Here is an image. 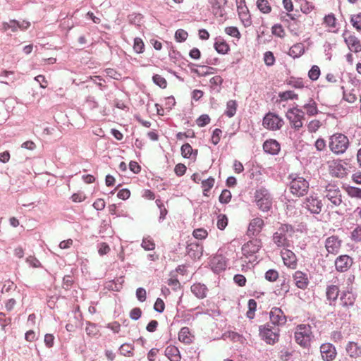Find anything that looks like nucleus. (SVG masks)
Returning a JSON list of instances; mask_svg holds the SVG:
<instances>
[{"mask_svg":"<svg viewBox=\"0 0 361 361\" xmlns=\"http://www.w3.org/2000/svg\"><path fill=\"white\" fill-rule=\"evenodd\" d=\"M320 126L321 123L319 120H312L309 123L307 128L310 132L314 133L319 128Z\"/></svg>","mask_w":361,"mask_h":361,"instance_id":"69168bd1","label":"nucleus"},{"mask_svg":"<svg viewBox=\"0 0 361 361\" xmlns=\"http://www.w3.org/2000/svg\"><path fill=\"white\" fill-rule=\"evenodd\" d=\"M290 191L296 197L305 195L309 190V183L303 177L296 176L290 182Z\"/></svg>","mask_w":361,"mask_h":361,"instance_id":"0eeeda50","label":"nucleus"},{"mask_svg":"<svg viewBox=\"0 0 361 361\" xmlns=\"http://www.w3.org/2000/svg\"><path fill=\"white\" fill-rule=\"evenodd\" d=\"M320 352L324 361H333L337 355L335 347L329 343H323L320 346Z\"/></svg>","mask_w":361,"mask_h":361,"instance_id":"2eb2a0df","label":"nucleus"},{"mask_svg":"<svg viewBox=\"0 0 361 361\" xmlns=\"http://www.w3.org/2000/svg\"><path fill=\"white\" fill-rule=\"evenodd\" d=\"M323 181L320 183V187L324 188L323 193L324 196L332 203L334 206H338L341 204V192L339 188L334 183H328Z\"/></svg>","mask_w":361,"mask_h":361,"instance_id":"7ed1b4c3","label":"nucleus"},{"mask_svg":"<svg viewBox=\"0 0 361 361\" xmlns=\"http://www.w3.org/2000/svg\"><path fill=\"white\" fill-rule=\"evenodd\" d=\"M259 335L266 343L274 345L279 340L280 329L277 326H272L267 323L259 327Z\"/></svg>","mask_w":361,"mask_h":361,"instance_id":"f03ea898","label":"nucleus"},{"mask_svg":"<svg viewBox=\"0 0 361 361\" xmlns=\"http://www.w3.org/2000/svg\"><path fill=\"white\" fill-rule=\"evenodd\" d=\"M339 293V288L337 286L331 285L326 288V298L329 301H335Z\"/></svg>","mask_w":361,"mask_h":361,"instance_id":"c9c22d12","label":"nucleus"},{"mask_svg":"<svg viewBox=\"0 0 361 361\" xmlns=\"http://www.w3.org/2000/svg\"><path fill=\"white\" fill-rule=\"evenodd\" d=\"M279 97L281 101H288L289 99L293 100L298 99V94L291 90L280 92L279 94Z\"/></svg>","mask_w":361,"mask_h":361,"instance_id":"ea45409f","label":"nucleus"},{"mask_svg":"<svg viewBox=\"0 0 361 361\" xmlns=\"http://www.w3.org/2000/svg\"><path fill=\"white\" fill-rule=\"evenodd\" d=\"M305 53V45L299 42L293 44L289 49L288 55L293 59L301 56Z\"/></svg>","mask_w":361,"mask_h":361,"instance_id":"c756f323","label":"nucleus"},{"mask_svg":"<svg viewBox=\"0 0 361 361\" xmlns=\"http://www.w3.org/2000/svg\"><path fill=\"white\" fill-rule=\"evenodd\" d=\"M288 84L296 89H302L305 87L304 81L302 78H290L288 81Z\"/></svg>","mask_w":361,"mask_h":361,"instance_id":"a18cd8bd","label":"nucleus"},{"mask_svg":"<svg viewBox=\"0 0 361 361\" xmlns=\"http://www.w3.org/2000/svg\"><path fill=\"white\" fill-rule=\"evenodd\" d=\"M347 355L353 358L357 359L361 356V347L355 342H349L345 347Z\"/></svg>","mask_w":361,"mask_h":361,"instance_id":"393cba45","label":"nucleus"},{"mask_svg":"<svg viewBox=\"0 0 361 361\" xmlns=\"http://www.w3.org/2000/svg\"><path fill=\"white\" fill-rule=\"evenodd\" d=\"M213 14L216 17L222 18L226 15L225 6L227 0H207Z\"/></svg>","mask_w":361,"mask_h":361,"instance_id":"4468645a","label":"nucleus"},{"mask_svg":"<svg viewBox=\"0 0 361 361\" xmlns=\"http://www.w3.org/2000/svg\"><path fill=\"white\" fill-rule=\"evenodd\" d=\"M271 33L279 38H283L286 36V32L281 24H275L271 27Z\"/></svg>","mask_w":361,"mask_h":361,"instance_id":"79ce46f5","label":"nucleus"},{"mask_svg":"<svg viewBox=\"0 0 361 361\" xmlns=\"http://www.w3.org/2000/svg\"><path fill=\"white\" fill-rule=\"evenodd\" d=\"M305 207L314 214H319L322 211V203L316 196L310 195L304 202Z\"/></svg>","mask_w":361,"mask_h":361,"instance_id":"dca6fc26","label":"nucleus"},{"mask_svg":"<svg viewBox=\"0 0 361 361\" xmlns=\"http://www.w3.org/2000/svg\"><path fill=\"white\" fill-rule=\"evenodd\" d=\"M294 337L295 342L301 347H309L313 337L311 326L303 324L298 325L295 327Z\"/></svg>","mask_w":361,"mask_h":361,"instance_id":"f257e3e1","label":"nucleus"},{"mask_svg":"<svg viewBox=\"0 0 361 361\" xmlns=\"http://www.w3.org/2000/svg\"><path fill=\"white\" fill-rule=\"evenodd\" d=\"M341 305L344 307L353 306L355 301V297L351 292L343 293L341 297Z\"/></svg>","mask_w":361,"mask_h":361,"instance_id":"2f4dec72","label":"nucleus"},{"mask_svg":"<svg viewBox=\"0 0 361 361\" xmlns=\"http://www.w3.org/2000/svg\"><path fill=\"white\" fill-rule=\"evenodd\" d=\"M192 235L195 238L202 240L207 237L208 233L204 228H197L193 231Z\"/></svg>","mask_w":361,"mask_h":361,"instance_id":"4d7b16f0","label":"nucleus"},{"mask_svg":"<svg viewBox=\"0 0 361 361\" xmlns=\"http://www.w3.org/2000/svg\"><path fill=\"white\" fill-rule=\"evenodd\" d=\"M231 192L228 190H224L220 196H219V202L223 204H227L231 201Z\"/></svg>","mask_w":361,"mask_h":361,"instance_id":"5fc2aeb1","label":"nucleus"},{"mask_svg":"<svg viewBox=\"0 0 361 361\" xmlns=\"http://www.w3.org/2000/svg\"><path fill=\"white\" fill-rule=\"evenodd\" d=\"M215 50L219 53L221 54H225L228 52L230 50L229 45L226 43V42L224 39H219L216 41V42L214 44Z\"/></svg>","mask_w":361,"mask_h":361,"instance_id":"72a5a7b5","label":"nucleus"},{"mask_svg":"<svg viewBox=\"0 0 361 361\" xmlns=\"http://www.w3.org/2000/svg\"><path fill=\"white\" fill-rule=\"evenodd\" d=\"M283 120L277 114L269 112L263 118L262 126L269 130H277L282 128Z\"/></svg>","mask_w":361,"mask_h":361,"instance_id":"6e6552de","label":"nucleus"},{"mask_svg":"<svg viewBox=\"0 0 361 361\" xmlns=\"http://www.w3.org/2000/svg\"><path fill=\"white\" fill-rule=\"evenodd\" d=\"M286 117L288 119L291 126L295 130H299L302 127V120L304 119L303 112L297 108L290 109L286 113Z\"/></svg>","mask_w":361,"mask_h":361,"instance_id":"9d476101","label":"nucleus"},{"mask_svg":"<svg viewBox=\"0 0 361 361\" xmlns=\"http://www.w3.org/2000/svg\"><path fill=\"white\" fill-rule=\"evenodd\" d=\"M255 200L258 208L262 212H268L272 206V197L269 191L261 188L255 192Z\"/></svg>","mask_w":361,"mask_h":361,"instance_id":"20e7f679","label":"nucleus"},{"mask_svg":"<svg viewBox=\"0 0 361 361\" xmlns=\"http://www.w3.org/2000/svg\"><path fill=\"white\" fill-rule=\"evenodd\" d=\"M133 49L137 54H142L145 50V44L142 39L140 37L134 39Z\"/></svg>","mask_w":361,"mask_h":361,"instance_id":"de8ad7c7","label":"nucleus"},{"mask_svg":"<svg viewBox=\"0 0 361 361\" xmlns=\"http://www.w3.org/2000/svg\"><path fill=\"white\" fill-rule=\"evenodd\" d=\"M181 154L184 158L192 159L195 160L198 151L194 150L189 143H185L180 148Z\"/></svg>","mask_w":361,"mask_h":361,"instance_id":"cd10ccee","label":"nucleus"},{"mask_svg":"<svg viewBox=\"0 0 361 361\" xmlns=\"http://www.w3.org/2000/svg\"><path fill=\"white\" fill-rule=\"evenodd\" d=\"M350 23L357 31H361V13L353 15L350 18Z\"/></svg>","mask_w":361,"mask_h":361,"instance_id":"8fccbe9b","label":"nucleus"},{"mask_svg":"<svg viewBox=\"0 0 361 361\" xmlns=\"http://www.w3.org/2000/svg\"><path fill=\"white\" fill-rule=\"evenodd\" d=\"M262 247V242L261 240L257 238H254L246 243H245L242 246V253L246 257L248 258L250 257L254 256L256 253L259 252L260 248Z\"/></svg>","mask_w":361,"mask_h":361,"instance_id":"9b49d317","label":"nucleus"},{"mask_svg":"<svg viewBox=\"0 0 361 361\" xmlns=\"http://www.w3.org/2000/svg\"><path fill=\"white\" fill-rule=\"evenodd\" d=\"M247 306L248 310L246 314L247 317L249 319H253L257 309V302L254 299H250L247 302Z\"/></svg>","mask_w":361,"mask_h":361,"instance_id":"37998d69","label":"nucleus"},{"mask_svg":"<svg viewBox=\"0 0 361 361\" xmlns=\"http://www.w3.org/2000/svg\"><path fill=\"white\" fill-rule=\"evenodd\" d=\"M348 137L341 133L333 135L330 138L329 148L335 154H342L348 147Z\"/></svg>","mask_w":361,"mask_h":361,"instance_id":"423d86ee","label":"nucleus"},{"mask_svg":"<svg viewBox=\"0 0 361 361\" xmlns=\"http://www.w3.org/2000/svg\"><path fill=\"white\" fill-rule=\"evenodd\" d=\"M269 319L271 323L277 327L284 325L287 322L286 316L283 310L276 307L271 308L269 312Z\"/></svg>","mask_w":361,"mask_h":361,"instance_id":"f8f14e48","label":"nucleus"},{"mask_svg":"<svg viewBox=\"0 0 361 361\" xmlns=\"http://www.w3.org/2000/svg\"><path fill=\"white\" fill-rule=\"evenodd\" d=\"M341 246V241L336 236L329 237L325 242V247L329 253L336 254Z\"/></svg>","mask_w":361,"mask_h":361,"instance_id":"4be33fe9","label":"nucleus"},{"mask_svg":"<svg viewBox=\"0 0 361 361\" xmlns=\"http://www.w3.org/2000/svg\"><path fill=\"white\" fill-rule=\"evenodd\" d=\"M264 61L267 66H271L275 63V57L271 51H266L264 54Z\"/></svg>","mask_w":361,"mask_h":361,"instance_id":"6e6d98bb","label":"nucleus"},{"mask_svg":"<svg viewBox=\"0 0 361 361\" xmlns=\"http://www.w3.org/2000/svg\"><path fill=\"white\" fill-rule=\"evenodd\" d=\"M314 8V6L312 3L308 2L306 0L301 1L300 10L305 14L311 13Z\"/></svg>","mask_w":361,"mask_h":361,"instance_id":"09e8293b","label":"nucleus"},{"mask_svg":"<svg viewBox=\"0 0 361 361\" xmlns=\"http://www.w3.org/2000/svg\"><path fill=\"white\" fill-rule=\"evenodd\" d=\"M210 120L207 114H202L196 120V123L200 127H204L210 123Z\"/></svg>","mask_w":361,"mask_h":361,"instance_id":"bf43d9fd","label":"nucleus"},{"mask_svg":"<svg viewBox=\"0 0 361 361\" xmlns=\"http://www.w3.org/2000/svg\"><path fill=\"white\" fill-rule=\"evenodd\" d=\"M225 32L228 35L237 39H240L241 37L240 32H239L238 27L234 26L226 27L225 28Z\"/></svg>","mask_w":361,"mask_h":361,"instance_id":"3c124183","label":"nucleus"},{"mask_svg":"<svg viewBox=\"0 0 361 361\" xmlns=\"http://www.w3.org/2000/svg\"><path fill=\"white\" fill-rule=\"evenodd\" d=\"M191 291L197 298L203 299L207 297L208 289L204 284L197 283L191 286Z\"/></svg>","mask_w":361,"mask_h":361,"instance_id":"bb28decb","label":"nucleus"},{"mask_svg":"<svg viewBox=\"0 0 361 361\" xmlns=\"http://www.w3.org/2000/svg\"><path fill=\"white\" fill-rule=\"evenodd\" d=\"M164 354L170 361H180L181 355L178 348L170 345L165 348Z\"/></svg>","mask_w":361,"mask_h":361,"instance_id":"a878e982","label":"nucleus"},{"mask_svg":"<svg viewBox=\"0 0 361 361\" xmlns=\"http://www.w3.org/2000/svg\"><path fill=\"white\" fill-rule=\"evenodd\" d=\"M193 336L190 331L188 327H183L178 332V340L185 344H190L192 342Z\"/></svg>","mask_w":361,"mask_h":361,"instance_id":"c85d7f7f","label":"nucleus"},{"mask_svg":"<svg viewBox=\"0 0 361 361\" xmlns=\"http://www.w3.org/2000/svg\"><path fill=\"white\" fill-rule=\"evenodd\" d=\"M264 226V220L257 217L251 220L249 224L247 234L249 236L257 235L263 229Z\"/></svg>","mask_w":361,"mask_h":361,"instance_id":"a211bd4d","label":"nucleus"},{"mask_svg":"<svg viewBox=\"0 0 361 361\" xmlns=\"http://www.w3.org/2000/svg\"><path fill=\"white\" fill-rule=\"evenodd\" d=\"M324 23L329 31L335 32L337 30V22L335 16L333 13L328 14L324 18Z\"/></svg>","mask_w":361,"mask_h":361,"instance_id":"473e14b6","label":"nucleus"},{"mask_svg":"<svg viewBox=\"0 0 361 361\" xmlns=\"http://www.w3.org/2000/svg\"><path fill=\"white\" fill-rule=\"evenodd\" d=\"M153 82L160 87L161 88H166L167 86V82L166 79L162 77L161 75L156 74L152 78Z\"/></svg>","mask_w":361,"mask_h":361,"instance_id":"603ef678","label":"nucleus"},{"mask_svg":"<svg viewBox=\"0 0 361 361\" xmlns=\"http://www.w3.org/2000/svg\"><path fill=\"white\" fill-rule=\"evenodd\" d=\"M154 309L155 311H157L159 313H161L164 312V310L165 309V303L162 299H161V298L157 299V300L154 303Z\"/></svg>","mask_w":361,"mask_h":361,"instance_id":"774afa93","label":"nucleus"},{"mask_svg":"<svg viewBox=\"0 0 361 361\" xmlns=\"http://www.w3.org/2000/svg\"><path fill=\"white\" fill-rule=\"evenodd\" d=\"M188 36V32L183 29L177 30L175 33V38H176V41L180 42H184L185 40H186Z\"/></svg>","mask_w":361,"mask_h":361,"instance_id":"052dcab7","label":"nucleus"},{"mask_svg":"<svg viewBox=\"0 0 361 361\" xmlns=\"http://www.w3.org/2000/svg\"><path fill=\"white\" fill-rule=\"evenodd\" d=\"M142 247L146 250H152L155 247V244L154 243L153 240L148 238H145L142 240Z\"/></svg>","mask_w":361,"mask_h":361,"instance_id":"338daca9","label":"nucleus"},{"mask_svg":"<svg viewBox=\"0 0 361 361\" xmlns=\"http://www.w3.org/2000/svg\"><path fill=\"white\" fill-rule=\"evenodd\" d=\"M257 6L264 14H268L271 11V6L268 0H257Z\"/></svg>","mask_w":361,"mask_h":361,"instance_id":"4c0bfd02","label":"nucleus"},{"mask_svg":"<svg viewBox=\"0 0 361 361\" xmlns=\"http://www.w3.org/2000/svg\"><path fill=\"white\" fill-rule=\"evenodd\" d=\"M320 74L321 71L319 67L317 65H314L308 72V77L311 80L315 81L319 78Z\"/></svg>","mask_w":361,"mask_h":361,"instance_id":"49530a36","label":"nucleus"},{"mask_svg":"<svg viewBox=\"0 0 361 361\" xmlns=\"http://www.w3.org/2000/svg\"><path fill=\"white\" fill-rule=\"evenodd\" d=\"M283 264L289 269H295L298 265V259L295 253L286 248H283L281 251Z\"/></svg>","mask_w":361,"mask_h":361,"instance_id":"ddd939ff","label":"nucleus"},{"mask_svg":"<svg viewBox=\"0 0 361 361\" xmlns=\"http://www.w3.org/2000/svg\"><path fill=\"white\" fill-rule=\"evenodd\" d=\"M214 183L215 179L212 176L202 181V188L204 196H209L208 192L214 187Z\"/></svg>","mask_w":361,"mask_h":361,"instance_id":"f704fd0d","label":"nucleus"},{"mask_svg":"<svg viewBox=\"0 0 361 361\" xmlns=\"http://www.w3.org/2000/svg\"><path fill=\"white\" fill-rule=\"evenodd\" d=\"M217 227L220 230H224L228 225V218L225 214H219L217 220Z\"/></svg>","mask_w":361,"mask_h":361,"instance_id":"13d9d810","label":"nucleus"},{"mask_svg":"<svg viewBox=\"0 0 361 361\" xmlns=\"http://www.w3.org/2000/svg\"><path fill=\"white\" fill-rule=\"evenodd\" d=\"M330 173L338 178L346 175V169L343 166L341 160H332L328 162Z\"/></svg>","mask_w":361,"mask_h":361,"instance_id":"f3484780","label":"nucleus"},{"mask_svg":"<svg viewBox=\"0 0 361 361\" xmlns=\"http://www.w3.org/2000/svg\"><path fill=\"white\" fill-rule=\"evenodd\" d=\"M222 131L219 128H216L212 133L211 142L214 145H216L221 140Z\"/></svg>","mask_w":361,"mask_h":361,"instance_id":"680f3d73","label":"nucleus"},{"mask_svg":"<svg viewBox=\"0 0 361 361\" xmlns=\"http://www.w3.org/2000/svg\"><path fill=\"white\" fill-rule=\"evenodd\" d=\"M238 104L235 100H229L226 104V110L225 111V114L229 117H233L237 110Z\"/></svg>","mask_w":361,"mask_h":361,"instance_id":"e433bc0d","label":"nucleus"},{"mask_svg":"<svg viewBox=\"0 0 361 361\" xmlns=\"http://www.w3.org/2000/svg\"><path fill=\"white\" fill-rule=\"evenodd\" d=\"M239 18L245 27H249L252 24L251 16L246 5L240 3L237 8Z\"/></svg>","mask_w":361,"mask_h":361,"instance_id":"412c9836","label":"nucleus"},{"mask_svg":"<svg viewBox=\"0 0 361 361\" xmlns=\"http://www.w3.org/2000/svg\"><path fill=\"white\" fill-rule=\"evenodd\" d=\"M278 277V271L274 269H269L265 274V279L269 281H275Z\"/></svg>","mask_w":361,"mask_h":361,"instance_id":"e2e57ef3","label":"nucleus"},{"mask_svg":"<svg viewBox=\"0 0 361 361\" xmlns=\"http://www.w3.org/2000/svg\"><path fill=\"white\" fill-rule=\"evenodd\" d=\"M351 239L355 242L361 241V226H357L351 233Z\"/></svg>","mask_w":361,"mask_h":361,"instance_id":"0e129e2a","label":"nucleus"},{"mask_svg":"<svg viewBox=\"0 0 361 361\" xmlns=\"http://www.w3.org/2000/svg\"><path fill=\"white\" fill-rule=\"evenodd\" d=\"M293 228L288 224L281 225L273 235V241L278 247L284 248L290 246V241L287 239L288 233H293Z\"/></svg>","mask_w":361,"mask_h":361,"instance_id":"39448f33","label":"nucleus"},{"mask_svg":"<svg viewBox=\"0 0 361 361\" xmlns=\"http://www.w3.org/2000/svg\"><path fill=\"white\" fill-rule=\"evenodd\" d=\"M85 332L89 337L93 338L98 335L99 331L94 324L87 322L85 327Z\"/></svg>","mask_w":361,"mask_h":361,"instance_id":"a19ab883","label":"nucleus"},{"mask_svg":"<svg viewBox=\"0 0 361 361\" xmlns=\"http://www.w3.org/2000/svg\"><path fill=\"white\" fill-rule=\"evenodd\" d=\"M263 149L265 152L275 155L279 152L281 146L276 140L269 139L264 142Z\"/></svg>","mask_w":361,"mask_h":361,"instance_id":"b1692460","label":"nucleus"},{"mask_svg":"<svg viewBox=\"0 0 361 361\" xmlns=\"http://www.w3.org/2000/svg\"><path fill=\"white\" fill-rule=\"evenodd\" d=\"M353 259L348 255H341L335 261V267L337 271L343 272L347 271L352 265Z\"/></svg>","mask_w":361,"mask_h":361,"instance_id":"6ab92c4d","label":"nucleus"},{"mask_svg":"<svg viewBox=\"0 0 361 361\" xmlns=\"http://www.w3.org/2000/svg\"><path fill=\"white\" fill-rule=\"evenodd\" d=\"M304 108L306 110L307 114L310 116H314L317 114V107L316 103L313 101L305 105Z\"/></svg>","mask_w":361,"mask_h":361,"instance_id":"864d4df0","label":"nucleus"},{"mask_svg":"<svg viewBox=\"0 0 361 361\" xmlns=\"http://www.w3.org/2000/svg\"><path fill=\"white\" fill-rule=\"evenodd\" d=\"M188 254L194 259H199L202 255V247L197 243H191L188 246Z\"/></svg>","mask_w":361,"mask_h":361,"instance_id":"7c9ffc66","label":"nucleus"},{"mask_svg":"<svg viewBox=\"0 0 361 361\" xmlns=\"http://www.w3.org/2000/svg\"><path fill=\"white\" fill-rule=\"evenodd\" d=\"M120 353L125 357H132L134 352V345L129 343H123L120 347Z\"/></svg>","mask_w":361,"mask_h":361,"instance_id":"58836bf2","label":"nucleus"},{"mask_svg":"<svg viewBox=\"0 0 361 361\" xmlns=\"http://www.w3.org/2000/svg\"><path fill=\"white\" fill-rule=\"evenodd\" d=\"M342 37L345 44L351 52H361V41L355 35V33H353L350 31H345L343 33Z\"/></svg>","mask_w":361,"mask_h":361,"instance_id":"1a4fd4ad","label":"nucleus"},{"mask_svg":"<svg viewBox=\"0 0 361 361\" xmlns=\"http://www.w3.org/2000/svg\"><path fill=\"white\" fill-rule=\"evenodd\" d=\"M18 21L16 20H11L9 22H4L2 24V30L7 31L11 29L13 32L18 31Z\"/></svg>","mask_w":361,"mask_h":361,"instance_id":"c03bdc74","label":"nucleus"},{"mask_svg":"<svg viewBox=\"0 0 361 361\" xmlns=\"http://www.w3.org/2000/svg\"><path fill=\"white\" fill-rule=\"evenodd\" d=\"M293 279L295 285L300 289H305L309 284L307 274L301 271H296L293 275Z\"/></svg>","mask_w":361,"mask_h":361,"instance_id":"aec40b11","label":"nucleus"},{"mask_svg":"<svg viewBox=\"0 0 361 361\" xmlns=\"http://www.w3.org/2000/svg\"><path fill=\"white\" fill-rule=\"evenodd\" d=\"M210 265L214 271L219 272L226 269V262L223 256L216 255L212 258Z\"/></svg>","mask_w":361,"mask_h":361,"instance_id":"5701e85b","label":"nucleus"}]
</instances>
